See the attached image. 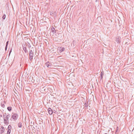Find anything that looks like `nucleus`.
Returning <instances> with one entry per match:
<instances>
[{"label":"nucleus","mask_w":134,"mask_h":134,"mask_svg":"<svg viewBox=\"0 0 134 134\" xmlns=\"http://www.w3.org/2000/svg\"><path fill=\"white\" fill-rule=\"evenodd\" d=\"M4 117V122L5 124L7 125L9 123L8 119L10 117V115L9 114H8L6 115V116L4 117V115H3Z\"/></svg>","instance_id":"f257e3e1"},{"label":"nucleus","mask_w":134,"mask_h":134,"mask_svg":"<svg viewBox=\"0 0 134 134\" xmlns=\"http://www.w3.org/2000/svg\"><path fill=\"white\" fill-rule=\"evenodd\" d=\"M29 55L30 60L32 61V60L33 59V57L34 55V53L32 50L30 51Z\"/></svg>","instance_id":"f03ea898"},{"label":"nucleus","mask_w":134,"mask_h":134,"mask_svg":"<svg viewBox=\"0 0 134 134\" xmlns=\"http://www.w3.org/2000/svg\"><path fill=\"white\" fill-rule=\"evenodd\" d=\"M18 116V115L17 114L15 113L12 116L10 119L11 120V119L12 118L14 119V120H15L17 119Z\"/></svg>","instance_id":"7ed1b4c3"},{"label":"nucleus","mask_w":134,"mask_h":134,"mask_svg":"<svg viewBox=\"0 0 134 134\" xmlns=\"http://www.w3.org/2000/svg\"><path fill=\"white\" fill-rule=\"evenodd\" d=\"M4 130L5 129L4 127L2 126L0 128V134L3 133Z\"/></svg>","instance_id":"20e7f679"},{"label":"nucleus","mask_w":134,"mask_h":134,"mask_svg":"<svg viewBox=\"0 0 134 134\" xmlns=\"http://www.w3.org/2000/svg\"><path fill=\"white\" fill-rule=\"evenodd\" d=\"M50 14L51 15L53 16H56V13L55 12H54L53 11H50L49 12Z\"/></svg>","instance_id":"39448f33"},{"label":"nucleus","mask_w":134,"mask_h":134,"mask_svg":"<svg viewBox=\"0 0 134 134\" xmlns=\"http://www.w3.org/2000/svg\"><path fill=\"white\" fill-rule=\"evenodd\" d=\"M51 32L53 34H55L56 33V31L55 28L53 27H52L51 28Z\"/></svg>","instance_id":"423d86ee"},{"label":"nucleus","mask_w":134,"mask_h":134,"mask_svg":"<svg viewBox=\"0 0 134 134\" xmlns=\"http://www.w3.org/2000/svg\"><path fill=\"white\" fill-rule=\"evenodd\" d=\"M48 111L50 115H51L52 114L53 111L50 108H49L48 109Z\"/></svg>","instance_id":"0eeeda50"},{"label":"nucleus","mask_w":134,"mask_h":134,"mask_svg":"<svg viewBox=\"0 0 134 134\" xmlns=\"http://www.w3.org/2000/svg\"><path fill=\"white\" fill-rule=\"evenodd\" d=\"M33 77H31L30 76L29 77V81H31L32 82H34L35 81L34 80H33Z\"/></svg>","instance_id":"6e6552de"},{"label":"nucleus","mask_w":134,"mask_h":134,"mask_svg":"<svg viewBox=\"0 0 134 134\" xmlns=\"http://www.w3.org/2000/svg\"><path fill=\"white\" fill-rule=\"evenodd\" d=\"M65 50V48L64 47H61L59 49V52H62Z\"/></svg>","instance_id":"1a4fd4ad"},{"label":"nucleus","mask_w":134,"mask_h":134,"mask_svg":"<svg viewBox=\"0 0 134 134\" xmlns=\"http://www.w3.org/2000/svg\"><path fill=\"white\" fill-rule=\"evenodd\" d=\"M23 46V49L24 51L25 52V53H27V50H26V48L25 46V45H24Z\"/></svg>","instance_id":"9d476101"},{"label":"nucleus","mask_w":134,"mask_h":134,"mask_svg":"<svg viewBox=\"0 0 134 134\" xmlns=\"http://www.w3.org/2000/svg\"><path fill=\"white\" fill-rule=\"evenodd\" d=\"M120 38L119 37L117 38L116 39V41L118 43H119L120 42Z\"/></svg>","instance_id":"9b49d317"},{"label":"nucleus","mask_w":134,"mask_h":134,"mask_svg":"<svg viewBox=\"0 0 134 134\" xmlns=\"http://www.w3.org/2000/svg\"><path fill=\"white\" fill-rule=\"evenodd\" d=\"M104 75V72H102L100 74V80L102 79L103 77V75Z\"/></svg>","instance_id":"f8f14e48"},{"label":"nucleus","mask_w":134,"mask_h":134,"mask_svg":"<svg viewBox=\"0 0 134 134\" xmlns=\"http://www.w3.org/2000/svg\"><path fill=\"white\" fill-rule=\"evenodd\" d=\"M46 65L48 68H50V66H51V65H50V63L49 62L46 63Z\"/></svg>","instance_id":"ddd939ff"},{"label":"nucleus","mask_w":134,"mask_h":134,"mask_svg":"<svg viewBox=\"0 0 134 134\" xmlns=\"http://www.w3.org/2000/svg\"><path fill=\"white\" fill-rule=\"evenodd\" d=\"M18 126L19 127H21L22 126V123L21 122H19L18 124Z\"/></svg>","instance_id":"4468645a"},{"label":"nucleus","mask_w":134,"mask_h":134,"mask_svg":"<svg viewBox=\"0 0 134 134\" xmlns=\"http://www.w3.org/2000/svg\"><path fill=\"white\" fill-rule=\"evenodd\" d=\"M7 109L9 111H10L12 110V107H8L7 108Z\"/></svg>","instance_id":"2eb2a0df"},{"label":"nucleus","mask_w":134,"mask_h":134,"mask_svg":"<svg viewBox=\"0 0 134 134\" xmlns=\"http://www.w3.org/2000/svg\"><path fill=\"white\" fill-rule=\"evenodd\" d=\"M26 46H27L28 48H30V47H31V46L30 43H28L27 45H26Z\"/></svg>","instance_id":"dca6fc26"},{"label":"nucleus","mask_w":134,"mask_h":134,"mask_svg":"<svg viewBox=\"0 0 134 134\" xmlns=\"http://www.w3.org/2000/svg\"><path fill=\"white\" fill-rule=\"evenodd\" d=\"M12 127L11 125H9L7 129H9L10 130H11Z\"/></svg>","instance_id":"f3484780"},{"label":"nucleus","mask_w":134,"mask_h":134,"mask_svg":"<svg viewBox=\"0 0 134 134\" xmlns=\"http://www.w3.org/2000/svg\"><path fill=\"white\" fill-rule=\"evenodd\" d=\"M7 130V133H8V134H10L11 131V130H10L9 129Z\"/></svg>","instance_id":"a211bd4d"},{"label":"nucleus","mask_w":134,"mask_h":134,"mask_svg":"<svg viewBox=\"0 0 134 134\" xmlns=\"http://www.w3.org/2000/svg\"><path fill=\"white\" fill-rule=\"evenodd\" d=\"M119 132V128L118 127H117L115 133L116 134V132Z\"/></svg>","instance_id":"6ab92c4d"},{"label":"nucleus","mask_w":134,"mask_h":134,"mask_svg":"<svg viewBox=\"0 0 134 134\" xmlns=\"http://www.w3.org/2000/svg\"><path fill=\"white\" fill-rule=\"evenodd\" d=\"M5 14L4 15H3V17H2V19H3V20H4L5 19Z\"/></svg>","instance_id":"aec40b11"},{"label":"nucleus","mask_w":134,"mask_h":134,"mask_svg":"<svg viewBox=\"0 0 134 134\" xmlns=\"http://www.w3.org/2000/svg\"><path fill=\"white\" fill-rule=\"evenodd\" d=\"M45 88H46L45 87H44L42 88V89L43 90H44V91H45Z\"/></svg>","instance_id":"412c9836"},{"label":"nucleus","mask_w":134,"mask_h":134,"mask_svg":"<svg viewBox=\"0 0 134 134\" xmlns=\"http://www.w3.org/2000/svg\"><path fill=\"white\" fill-rule=\"evenodd\" d=\"M8 42L9 41H8L6 42V46H7Z\"/></svg>","instance_id":"4be33fe9"},{"label":"nucleus","mask_w":134,"mask_h":134,"mask_svg":"<svg viewBox=\"0 0 134 134\" xmlns=\"http://www.w3.org/2000/svg\"><path fill=\"white\" fill-rule=\"evenodd\" d=\"M85 105H86V106H85L86 107H88V105H87V104L86 105V103H85Z\"/></svg>","instance_id":"5701e85b"},{"label":"nucleus","mask_w":134,"mask_h":134,"mask_svg":"<svg viewBox=\"0 0 134 134\" xmlns=\"http://www.w3.org/2000/svg\"><path fill=\"white\" fill-rule=\"evenodd\" d=\"M5 106H4V104H2V107H4Z\"/></svg>","instance_id":"b1692460"},{"label":"nucleus","mask_w":134,"mask_h":134,"mask_svg":"<svg viewBox=\"0 0 134 134\" xmlns=\"http://www.w3.org/2000/svg\"><path fill=\"white\" fill-rule=\"evenodd\" d=\"M7 46H5V50L6 51V50L7 49Z\"/></svg>","instance_id":"393cba45"},{"label":"nucleus","mask_w":134,"mask_h":134,"mask_svg":"<svg viewBox=\"0 0 134 134\" xmlns=\"http://www.w3.org/2000/svg\"><path fill=\"white\" fill-rule=\"evenodd\" d=\"M11 51H12V50H11V51H10V52H9V55H10V53H11Z\"/></svg>","instance_id":"a878e982"},{"label":"nucleus","mask_w":134,"mask_h":134,"mask_svg":"<svg viewBox=\"0 0 134 134\" xmlns=\"http://www.w3.org/2000/svg\"><path fill=\"white\" fill-rule=\"evenodd\" d=\"M74 42H75V41H73V43H74Z\"/></svg>","instance_id":"bb28decb"},{"label":"nucleus","mask_w":134,"mask_h":134,"mask_svg":"<svg viewBox=\"0 0 134 134\" xmlns=\"http://www.w3.org/2000/svg\"><path fill=\"white\" fill-rule=\"evenodd\" d=\"M0 116H1V117H2V115H0Z\"/></svg>","instance_id":"cd10ccee"},{"label":"nucleus","mask_w":134,"mask_h":134,"mask_svg":"<svg viewBox=\"0 0 134 134\" xmlns=\"http://www.w3.org/2000/svg\"><path fill=\"white\" fill-rule=\"evenodd\" d=\"M98 0H96V2H97Z\"/></svg>","instance_id":"c85d7f7f"},{"label":"nucleus","mask_w":134,"mask_h":134,"mask_svg":"<svg viewBox=\"0 0 134 134\" xmlns=\"http://www.w3.org/2000/svg\"><path fill=\"white\" fill-rule=\"evenodd\" d=\"M104 134H108L107 133H105Z\"/></svg>","instance_id":"c756f323"}]
</instances>
